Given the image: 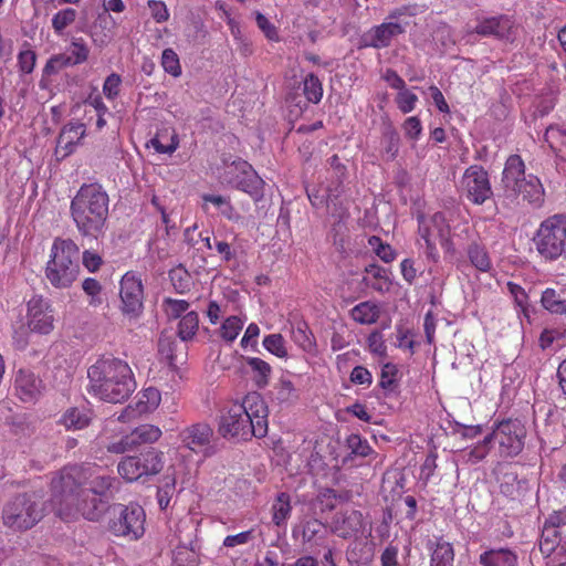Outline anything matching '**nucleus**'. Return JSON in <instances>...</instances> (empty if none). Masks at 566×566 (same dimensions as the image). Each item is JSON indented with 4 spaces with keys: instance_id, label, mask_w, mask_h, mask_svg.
I'll list each match as a JSON object with an SVG mask.
<instances>
[{
    "instance_id": "nucleus-1",
    "label": "nucleus",
    "mask_w": 566,
    "mask_h": 566,
    "mask_svg": "<svg viewBox=\"0 0 566 566\" xmlns=\"http://www.w3.org/2000/svg\"><path fill=\"white\" fill-rule=\"evenodd\" d=\"M88 391L101 400L119 403L136 389L129 365L119 358L98 359L87 370Z\"/></svg>"
},
{
    "instance_id": "nucleus-2",
    "label": "nucleus",
    "mask_w": 566,
    "mask_h": 566,
    "mask_svg": "<svg viewBox=\"0 0 566 566\" xmlns=\"http://www.w3.org/2000/svg\"><path fill=\"white\" fill-rule=\"evenodd\" d=\"M109 197L99 184H84L71 201L70 212L83 237L98 239L106 231Z\"/></svg>"
},
{
    "instance_id": "nucleus-3",
    "label": "nucleus",
    "mask_w": 566,
    "mask_h": 566,
    "mask_svg": "<svg viewBox=\"0 0 566 566\" xmlns=\"http://www.w3.org/2000/svg\"><path fill=\"white\" fill-rule=\"evenodd\" d=\"M80 249L72 239L56 238L46 263L45 276L55 289H69L77 279Z\"/></svg>"
},
{
    "instance_id": "nucleus-4",
    "label": "nucleus",
    "mask_w": 566,
    "mask_h": 566,
    "mask_svg": "<svg viewBox=\"0 0 566 566\" xmlns=\"http://www.w3.org/2000/svg\"><path fill=\"white\" fill-rule=\"evenodd\" d=\"M115 479L109 475L97 474L90 468L70 467L62 470L59 476L52 480L53 492H74L82 490L86 495H97L108 499V493Z\"/></svg>"
},
{
    "instance_id": "nucleus-5",
    "label": "nucleus",
    "mask_w": 566,
    "mask_h": 566,
    "mask_svg": "<svg viewBox=\"0 0 566 566\" xmlns=\"http://www.w3.org/2000/svg\"><path fill=\"white\" fill-rule=\"evenodd\" d=\"M44 516V502L36 492L15 495L2 510L3 525L13 531H27L36 525Z\"/></svg>"
},
{
    "instance_id": "nucleus-6",
    "label": "nucleus",
    "mask_w": 566,
    "mask_h": 566,
    "mask_svg": "<svg viewBox=\"0 0 566 566\" xmlns=\"http://www.w3.org/2000/svg\"><path fill=\"white\" fill-rule=\"evenodd\" d=\"M533 241L543 260L566 259V214L557 213L543 220Z\"/></svg>"
},
{
    "instance_id": "nucleus-7",
    "label": "nucleus",
    "mask_w": 566,
    "mask_h": 566,
    "mask_svg": "<svg viewBox=\"0 0 566 566\" xmlns=\"http://www.w3.org/2000/svg\"><path fill=\"white\" fill-rule=\"evenodd\" d=\"M527 430L518 419H503L495 421L489 433L482 441L483 446L494 443L501 458L517 457L524 449Z\"/></svg>"
},
{
    "instance_id": "nucleus-8",
    "label": "nucleus",
    "mask_w": 566,
    "mask_h": 566,
    "mask_svg": "<svg viewBox=\"0 0 566 566\" xmlns=\"http://www.w3.org/2000/svg\"><path fill=\"white\" fill-rule=\"evenodd\" d=\"M165 465V453L155 448H148L137 455L124 457L118 465L119 475L128 482L157 475Z\"/></svg>"
},
{
    "instance_id": "nucleus-9",
    "label": "nucleus",
    "mask_w": 566,
    "mask_h": 566,
    "mask_svg": "<svg viewBox=\"0 0 566 566\" xmlns=\"http://www.w3.org/2000/svg\"><path fill=\"white\" fill-rule=\"evenodd\" d=\"M410 14L408 7L392 10L385 22L373 27L360 39V48L386 49L391 45L395 38L403 34L408 25L401 22L403 15Z\"/></svg>"
},
{
    "instance_id": "nucleus-10",
    "label": "nucleus",
    "mask_w": 566,
    "mask_h": 566,
    "mask_svg": "<svg viewBox=\"0 0 566 566\" xmlns=\"http://www.w3.org/2000/svg\"><path fill=\"white\" fill-rule=\"evenodd\" d=\"M108 530L116 536L138 539L144 535L145 512L137 504H116L111 511Z\"/></svg>"
},
{
    "instance_id": "nucleus-11",
    "label": "nucleus",
    "mask_w": 566,
    "mask_h": 566,
    "mask_svg": "<svg viewBox=\"0 0 566 566\" xmlns=\"http://www.w3.org/2000/svg\"><path fill=\"white\" fill-rule=\"evenodd\" d=\"M180 447L203 458H211L218 452V438L213 428L206 421L186 426L178 432Z\"/></svg>"
},
{
    "instance_id": "nucleus-12",
    "label": "nucleus",
    "mask_w": 566,
    "mask_h": 566,
    "mask_svg": "<svg viewBox=\"0 0 566 566\" xmlns=\"http://www.w3.org/2000/svg\"><path fill=\"white\" fill-rule=\"evenodd\" d=\"M53 496L65 510H74L88 521H97L108 509V499L86 495L82 490L53 492Z\"/></svg>"
},
{
    "instance_id": "nucleus-13",
    "label": "nucleus",
    "mask_w": 566,
    "mask_h": 566,
    "mask_svg": "<svg viewBox=\"0 0 566 566\" xmlns=\"http://www.w3.org/2000/svg\"><path fill=\"white\" fill-rule=\"evenodd\" d=\"M418 234L424 241V254L428 260L437 263L440 254L437 248V240L450 234V226L443 212H436L430 217L419 214Z\"/></svg>"
},
{
    "instance_id": "nucleus-14",
    "label": "nucleus",
    "mask_w": 566,
    "mask_h": 566,
    "mask_svg": "<svg viewBox=\"0 0 566 566\" xmlns=\"http://www.w3.org/2000/svg\"><path fill=\"white\" fill-rule=\"evenodd\" d=\"M234 400L227 403L220 411L218 421V433L227 440H237L245 434L248 423V409L245 399Z\"/></svg>"
},
{
    "instance_id": "nucleus-15",
    "label": "nucleus",
    "mask_w": 566,
    "mask_h": 566,
    "mask_svg": "<svg viewBox=\"0 0 566 566\" xmlns=\"http://www.w3.org/2000/svg\"><path fill=\"white\" fill-rule=\"evenodd\" d=\"M460 187L465 198L479 206L493 195L489 172L480 165H471L464 170Z\"/></svg>"
},
{
    "instance_id": "nucleus-16",
    "label": "nucleus",
    "mask_w": 566,
    "mask_h": 566,
    "mask_svg": "<svg viewBox=\"0 0 566 566\" xmlns=\"http://www.w3.org/2000/svg\"><path fill=\"white\" fill-rule=\"evenodd\" d=\"M54 310L42 295L32 296L27 303V326L32 333L48 335L54 329Z\"/></svg>"
},
{
    "instance_id": "nucleus-17",
    "label": "nucleus",
    "mask_w": 566,
    "mask_h": 566,
    "mask_svg": "<svg viewBox=\"0 0 566 566\" xmlns=\"http://www.w3.org/2000/svg\"><path fill=\"white\" fill-rule=\"evenodd\" d=\"M119 296L124 315L136 318L143 312L144 290L142 280L134 273L127 272L120 280Z\"/></svg>"
},
{
    "instance_id": "nucleus-18",
    "label": "nucleus",
    "mask_w": 566,
    "mask_h": 566,
    "mask_svg": "<svg viewBox=\"0 0 566 566\" xmlns=\"http://www.w3.org/2000/svg\"><path fill=\"white\" fill-rule=\"evenodd\" d=\"M14 390L23 402H35L44 390V384L32 370L21 368L15 374Z\"/></svg>"
},
{
    "instance_id": "nucleus-19",
    "label": "nucleus",
    "mask_w": 566,
    "mask_h": 566,
    "mask_svg": "<svg viewBox=\"0 0 566 566\" xmlns=\"http://www.w3.org/2000/svg\"><path fill=\"white\" fill-rule=\"evenodd\" d=\"M364 528V516L360 511L346 510L338 512L332 521V531L342 538L356 536Z\"/></svg>"
},
{
    "instance_id": "nucleus-20",
    "label": "nucleus",
    "mask_w": 566,
    "mask_h": 566,
    "mask_svg": "<svg viewBox=\"0 0 566 566\" xmlns=\"http://www.w3.org/2000/svg\"><path fill=\"white\" fill-rule=\"evenodd\" d=\"M269 409L262 397L250 392V433L255 438H263L269 429Z\"/></svg>"
},
{
    "instance_id": "nucleus-21",
    "label": "nucleus",
    "mask_w": 566,
    "mask_h": 566,
    "mask_svg": "<svg viewBox=\"0 0 566 566\" xmlns=\"http://www.w3.org/2000/svg\"><path fill=\"white\" fill-rule=\"evenodd\" d=\"M513 22L509 17L500 15L482 20L474 29L483 36L493 35L501 40H511L513 36Z\"/></svg>"
},
{
    "instance_id": "nucleus-22",
    "label": "nucleus",
    "mask_w": 566,
    "mask_h": 566,
    "mask_svg": "<svg viewBox=\"0 0 566 566\" xmlns=\"http://www.w3.org/2000/svg\"><path fill=\"white\" fill-rule=\"evenodd\" d=\"M528 179L525 174V164L520 155H511L504 165L502 172V184L506 191L520 187L524 180Z\"/></svg>"
},
{
    "instance_id": "nucleus-23",
    "label": "nucleus",
    "mask_w": 566,
    "mask_h": 566,
    "mask_svg": "<svg viewBox=\"0 0 566 566\" xmlns=\"http://www.w3.org/2000/svg\"><path fill=\"white\" fill-rule=\"evenodd\" d=\"M511 192L534 206H541L544 201L545 192L543 185L541 180L532 174L528 175V179L524 180L520 187L512 189Z\"/></svg>"
},
{
    "instance_id": "nucleus-24",
    "label": "nucleus",
    "mask_w": 566,
    "mask_h": 566,
    "mask_svg": "<svg viewBox=\"0 0 566 566\" xmlns=\"http://www.w3.org/2000/svg\"><path fill=\"white\" fill-rule=\"evenodd\" d=\"M517 554L506 547L491 548L479 556L481 566H517Z\"/></svg>"
},
{
    "instance_id": "nucleus-25",
    "label": "nucleus",
    "mask_w": 566,
    "mask_h": 566,
    "mask_svg": "<svg viewBox=\"0 0 566 566\" xmlns=\"http://www.w3.org/2000/svg\"><path fill=\"white\" fill-rule=\"evenodd\" d=\"M85 136V126L82 123H70L65 125L57 137V149H63V156L74 151L75 146Z\"/></svg>"
},
{
    "instance_id": "nucleus-26",
    "label": "nucleus",
    "mask_w": 566,
    "mask_h": 566,
    "mask_svg": "<svg viewBox=\"0 0 566 566\" xmlns=\"http://www.w3.org/2000/svg\"><path fill=\"white\" fill-rule=\"evenodd\" d=\"M291 338L305 353L313 354L316 350L315 336L304 319L291 323Z\"/></svg>"
},
{
    "instance_id": "nucleus-27",
    "label": "nucleus",
    "mask_w": 566,
    "mask_h": 566,
    "mask_svg": "<svg viewBox=\"0 0 566 566\" xmlns=\"http://www.w3.org/2000/svg\"><path fill=\"white\" fill-rule=\"evenodd\" d=\"M380 314V306L373 301L360 302L349 311V317L360 325L375 324L379 319Z\"/></svg>"
},
{
    "instance_id": "nucleus-28",
    "label": "nucleus",
    "mask_w": 566,
    "mask_h": 566,
    "mask_svg": "<svg viewBox=\"0 0 566 566\" xmlns=\"http://www.w3.org/2000/svg\"><path fill=\"white\" fill-rule=\"evenodd\" d=\"M327 537L326 526L318 520L312 518L306 521L302 530V541L310 548L316 546H325Z\"/></svg>"
},
{
    "instance_id": "nucleus-29",
    "label": "nucleus",
    "mask_w": 566,
    "mask_h": 566,
    "mask_svg": "<svg viewBox=\"0 0 566 566\" xmlns=\"http://www.w3.org/2000/svg\"><path fill=\"white\" fill-rule=\"evenodd\" d=\"M92 420V411L85 407H71L65 410L60 422L69 430L86 428Z\"/></svg>"
},
{
    "instance_id": "nucleus-30",
    "label": "nucleus",
    "mask_w": 566,
    "mask_h": 566,
    "mask_svg": "<svg viewBox=\"0 0 566 566\" xmlns=\"http://www.w3.org/2000/svg\"><path fill=\"white\" fill-rule=\"evenodd\" d=\"M544 140L556 157L566 161V130L558 125H549L545 130Z\"/></svg>"
},
{
    "instance_id": "nucleus-31",
    "label": "nucleus",
    "mask_w": 566,
    "mask_h": 566,
    "mask_svg": "<svg viewBox=\"0 0 566 566\" xmlns=\"http://www.w3.org/2000/svg\"><path fill=\"white\" fill-rule=\"evenodd\" d=\"M179 349L185 352L187 346L175 338L166 335H161L158 340V352L160 356L168 361L169 365H176L179 359Z\"/></svg>"
},
{
    "instance_id": "nucleus-32",
    "label": "nucleus",
    "mask_w": 566,
    "mask_h": 566,
    "mask_svg": "<svg viewBox=\"0 0 566 566\" xmlns=\"http://www.w3.org/2000/svg\"><path fill=\"white\" fill-rule=\"evenodd\" d=\"M542 305L545 310L553 314L566 315V297L564 292H558L555 289H546L542 293Z\"/></svg>"
},
{
    "instance_id": "nucleus-33",
    "label": "nucleus",
    "mask_w": 566,
    "mask_h": 566,
    "mask_svg": "<svg viewBox=\"0 0 566 566\" xmlns=\"http://www.w3.org/2000/svg\"><path fill=\"white\" fill-rule=\"evenodd\" d=\"M130 434L135 440L136 447H139L142 444H151L157 442L160 439L163 432L159 427L145 423L136 427L130 432Z\"/></svg>"
},
{
    "instance_id": "nucleus-34",
    "label": "nucleus",
    "mask_w": 566,
    "mask_h": 566,
    "mask_svg": "<svg viewBox=\"0 0 566 566\" xmlns=\"http://www.w3.org/2000/svg\"><path fill=\"white\" fill-rule=\"evenodd\" d=\"M250 371L252 374V380L258 388L268 386L272 373L269 363L258 357H250Z\"/></svg>"
},
{
    "instance_id": "nucleus-35",
    "label": "nucleus",
    "mask_w": 566,
    "mask_h": 566,
    "mask_svg": "<svg viewBox=\"0 0 566 566\" xmlns=\"http://www.w3.org/2000/svg\"><path fill=\"white\" fill-rule=\"evenodd\" d=\"M454 551L452 545L446 541H439L431 553V566H453Z\"/></svg>"
},
{
    "instance_id": "nucleus-36",
    "label": "nucleus",
    "mask_w": 566,
    "mask_h": 566,
    "mask_svg": "<svg viewBox=\"0 0 566 566\" xmlns=\"http://www.w3.org/2000/svg\"><path fill=\"white\" fill-rule=\"evenodd\" d=\"M292 505L290 494L286 492L279 493L272 505L273 523L277 526L284 524L290 517Z\"/></svg>"
},
{
    "instance_id": "nucleus-37",
    "label": "nucleus",
    "mask_w": 566,
    "mask_h": 566,
    "mask_svg": "<svg viewBox=\"0 0 566 566\" xmlns=\"http://www.w3.org/2000/svg\"><path fill=\"white\" fill-rule=\"evenodd\" d=\"M468 256L471 264L479 271L486 272L491 269V260L486 250L476 242L469 245Z\"/></svg>"
},
{
    "instance_id": "nucleus-38",
    "label": "nucleus",
    "mask_w": 566,
    "mask_h": 566,
    "mask_svg": "<svg viewBox=\"0 0 566 566\" xmlns=\"http://www.w3.org/2000/svg\"><path fill=\"white\" fill-rule=\"evenodd\" d=\"M244 325V321L239 316H229L227 317L220 328H219V336L228 343L233 342L240 332L242 331Z\"/></svg>"
},
{
    "instance_id": "nucleus-39",
    "label": "nucleus",
    "mask_w": 566,
    "mask_h": 566,
    "mask_svg": "<svg viewBox=\"0 0 566 566\" xmlns=\"http://www.w3.org/2000/svg\"><path fill=\"white\" fill-rule=\"evenodd\" d=\"M199 327V317L196 312L186 313L178 325V336L182 342L191 339Z\"/></svg>"
},
{
    "instance_id": "nucleus-40",
    "label": "nucleus",
    "mask_w": 566,
    "mask_h": 566,
    "mask_svg": "<svg viewBox=\"0 0 566 566\" xmlns=\"http://www.w3.org/2000/svg\"><path fill=\"white\" fill-rule=\"evenodd\" d=\"M303 93L310 103L317 104L323 97V84L319 78L310 73L303 81Z\"/></svg>"
},
{
    "instance_id": "nucleus-41",
    "label": "nucleus",
    "mask_w": 566,
    "mask_h": 566,
    "mask_svg": "<svg viewBox=\"0 0 566 566\" xmlns=\"http://www.w3.org/2000/svg\"><path fill=\"white\" fill-rule=\"evenodd\" d=\"M557 528L545 521L539 539V549L543 554L551 555L555 551L558 544Z\"/></svg>"
},
{
    "instance_id": "nucleus-42",
    "label": "nucleus",
    "mask_w": 566,
    "mask_h": 566,
    "mask_svg": "<svg viewBox=\"0 0 566 566\" xmlns=\"http://www.w3.org/2000/svg\"><path fill=\"white\" fill-rule=\"evenodd\" d=\"M381 145L387 160H394L399 150V135L392 126H388L382 132Z\"/></svg>"
},
{
    "instance_id": "nucleus-43",
    "label": "nucleus",
    "mask_w": 566,
    "mask_h": 566,
    "mask_svg": "<svg viewBox=\"0 0 566 566\" xmlns=\"http://www.w3.org/2000/svg\"><path fill=\"white\" fill-rule=\"evenodd\" d=\"M77 12L73 8H65L57 11L52 18V28L57 35H62L64 30L76 20Z\"/></svg>"
},
{
    "instance_id": "nucleus-44",
    "label": "nucleus",
    "mask_w": 566,
    "mask_h": 566,
    "mask_svg": "<svg viewBox=\"0 0 566 566\" xmlns=\"http://www.w3.org/2000/svg\"><path fill=\"white\" fill-rule=\"evenodd\" d=\"M366 273L376 280L370 286L378 292L388 291L391 282L389 280L387 270L378 264H370L366 268Z\"/></svg>"
},
{
    "instance_id": "nucleus-45",
    "label": "nucleus",
    "mask_w": 566,
    "mask_h": 566,
    "mask_svg": "<svg viewBox=\"0 0 566 566\" xmlns=\"http://www.w3.org/2000/svg\"><path fill=\"white\" fill-rule=\"evenodd\" d=\"M368 244L375 252V254L384 262L391 263L396 256V251L391 248L390 244L384 242L379 237L371 235L368 239Z\"/></svg>"
},
{
    "instance_id": "nucleus-46",
    "label": "nucleus",
    "mask_w": 566,
    "mask_h": 566,
    "mask_svg": "<svg viewBox=\"0 0 566 566\" xmlns=\"http://www.w3.org/2000/svg\"><path fill=\"white\" fill-rule=\"evenodd\" d=\"M264 348L279 358H286L287 350L285 347V340L279 333L266 335L263 338Z\"/></svg>"
},
{
    "instance_id": "nucleus-47",
    "label": "nucleus",
    "mask_w": 566,
    "mask_h": 566,
    "mask_svg": "<svg viewBox=\"0 0 566 566\" xmlns=\"http://www.w3.org/2000/svg\"><path fill=\"white\" fill-rule=\"evenodd\" d=\"M67 66H73V63H72L71 59L69 57V54H66V53L54 54L48 60V62L43 69V75L51 76V75L57 74L60 71H62L63 69H65Z\"/></svg>"
},
{
    "instance_id": "nucleus-48",
    "label": "nucleus",
    "mask_w": 566,
    "mask_h": 566,
    "mask_svg": "<svg viewBox=\"0 0 566 566\" xmlns=\"http://www.w3.org/2000/svg\"><path fill=\"white\" fill-rule=\"evenodd\" d=\"M346 446L350 450V454L355 457L365 458L373 450L368 441L357 433H352L347 437Z\"/></svg>"
},
{
    "instance_id": "nucleus-49",
    "label": "nucleus",
    "mask_w": 566,
    "mask_h": 566,
    "mask_svg": "<svg viewBox=\"0 0 566 566\" xmlns=\"http://www.w3.org/2000/svg\"><path fill=\"white\" fill-rule=\"evenodd\" d=\"M169 277L177 293L184 294L190 290L191 277L185 269L178 268L171 270L169 272Z\"/></svg>"
},
{
    "instance_id": "nucleus-50",
    "label": "nucleus",
    "mask_w": 566,
    "mask_h": 566,
    "mask_svg": "<svg viewBox=\"0 0 566 566\" xmlns=\"http://www.w3.org/2000/svg\"><path fill=\"white\" fill-rule=\"evenodd\" d=\"M398 368L392 363H386L381 367L379 386L385 390H394L397 387Z\"/></svg>"
},
{
    "instance_id": "nucleus-51",
    "label": "nucleus",
    "mask_w": 566,
    "mask_h": 566,
    "mask_svg": "<svg viewBox=\"0 0 566 566\" xmlns=\"http://www.w3.org/2000/svg\"><path fill=\"white\" fill-rule=\"evenodd\" d=\"M368 350L380 358L387 356V346L384 339V335L379 331H373L367 337Z\"/></svg>"
},
{
    "instance_id": "nucleus-52",
    "label": "nucleus",
    "mask_w": 566,
    "mask_h": 566,
    "mask_svg": "<svg viewBox=\"0 0 566 566\" xmlns=\"http://www.w3.org/2000/svg\"><path fill=\"white\" fill-rule=\"evenodd\" d=\"M82 289L91 297L88 302L91 306L96 307L103 303L101 296L102 285L97 280L93 277H86L82 283Z\"/></svg>"
},
{
    "instance_id": "nucleus-53",
    "label": "nucleus",
    "mask_w": 566,
    "mask_h": 566,
    "mask_svg": "<svg viewBox=\"0 0 566 566\" xmlns=\"http://www.w3.org/2000/svg\"><path fill=\"white\" fill-rule=\"evenodd\" d=\"M161 65L167 73L175 77L181 74L179 57L172 49H165L163 51Z\"/></svg>"
},
{
    "instance_id": "nucleus-54",
    "label": "nucleus",
    "mask_w": 566,
    "mask_h": 566,
    "mask_svg": "<svg viewBox=\"0 0 566 566\" xmlns=\"http://www.w3.org/2000/svg\"><path fill=\"white\" fill-rule=\"evenodd\" d=\"M69 57L73 65L82 64L88 59L90 50L83 39H73L70 45Z\"/></svg>"
},
{
    "instance_id": "nucleus-55",
    "label": "nucleus",
    "mask_w": 566,
    "mask_h": 566,
    "mask_svg": "<svg viewBox=\"0 0 566 566\" xmlns=\"http://www.w3.org/2000/svg\"><path fill=\"white\" fill-rule=\"evenodd\" d=\"M417 102L418 96L407 88L398 92L396 96V104L400 112H402L403 114L412 112L416 107Z\"/></svg>"
},
{
    "instance_id": "nucleus-56",
    "label": "nucleus",
    "mask_w": 566,
    "mask_h": 566,
    "mask_svg": "<svg viewBox=\"0 0 566 566\" xmlns=\"http://www.w3.org/2000/svg\"><path fill=\"white\" fill-rule=\"evenodd\" d=\"M255 21H256L258 28L263 32L264 36L269 41H273V42L280 41L277 28L266 17H264L260 12H256Z\"/></svg>"
},
{
    "instance_id": "nucleus-57",
    "label": "nucleus",
    "mask_w": 566,
    "mask_h": 566,
    "mask_svg": "<svg viewBox=\"0 0 566 566\" xmlns=\"http://www.w3.org/2000/svg\"><path fill=\"white\" fill-rule=\"evenodd\" d=\"M265 181L250 166V197L258 203L263 200Z\"/></svg>"
},
{
    "instance_id": "nucleus-58",
    "label": "nucleus",
    "mask_w": 566,
    "mask_h": 566,
    "mask_svg": "<svg viewBox=\"0 0 566 566\" xmlns=\"http://www.w3.org/2000/svg\"><path fill=\"white\" fill-rule=\"evenodd\" d=\"M36 54L31 49L22 50L18 54V66L20 72L24 74H30L34 70Z\"/></svg>"
},
{
    "instance_id": "nucleus-59",
    "label": "nucleus",
    "mask_w": 566,
    "mask_h": 566,
    "mask_svg": "<svg viewBox=\"0 0 566 566\" xmlns=\"http://www.w3.org/2000/svg\"><path fill=\"white\" fill-rule=\"evenodd\" d=\"M136 447L135 440L128 433L122 437L118 441L112 442L107 446V451L111 453L122 454L134 450Z\"/></svg>"
},
{
    "instance_id": "nucleus-60",
    "label": "nucleus",
    "mask_w": 566,
    "mask_h": 566,
    "mask_svg": "<svg viewBox=\"0 0 566 566\" xmlns=\"http://www.w3.org/2000/svg\"><path fill=\"white\" fill-rule=\"evenodd\" d=\"M122 83V78L118 74L112 73L109 74L103 84V93L108 99H114L119 94V86Z\"/></svg>"
},
{
    "instance_id": "nucleus-61",
    "label": "nucleus",
    "mask_w": 566,
    "mask_h": 566,
    "mask_svg": "<svg viewBox=\"0 0 566 566\" xmlns=\"http://www.w3.org/2000/svg\"><path fill=\"white\" fill-rule=\"evenodd\" d=\"M166 313L171 318H178L182 313L189 308V303L185 300L165 298Z\"/></svg>"
},
{
    "instance_id": "nucleus-62",
    "label": "nucleus",
    "mask_w": 566,
    "mask_h": 566,
    "mask_svg": "<svg viewBox=\"0 0 566 566\" xmlns=\"http://www.w3.org/2000/svg\"><path fill=\"white\" fill-rule=\"evenodd\" d=\"M349 379L355 385L369 387L373 382V375L366 367L356 366L353 368Z\"/></svg>"
},
{
    "instance_id": "nucleus-63",
    "label": "nucleus",
    "mask_w": 566,
    "mask_h": 566,
    "mask_svg": "<svg viewBox=\"0 0 566 566\" xmlns=\"http://www.w3.org/2000/svg\"><path fill=\"white\" fill-rule=\"evenodd\" d=\"M405 135L413 140L419 139L421 132H422V125L420 119L417 116H410L408 117L402 125Z\"/></svg>"
},
{
    "instance_id": "nucleus-64",
    "label": "nucleus",
    "mask_w": 566,
    "mask_h": 566,
    "mask_svg": "<svg viewBox=\"0 0 566 566\" xmlns=\"http://www.w3.org/2000/svg\"><path fill=\"white\" fill-rule=\"evenodd\" d=\"M506 286L510 294L513 296L516 305L525 310L528 301V296L525 290L520 284H516L514 282H507Z\"/></svg>"
}]
</instances>
